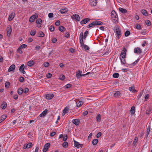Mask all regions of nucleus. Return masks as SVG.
I'll return each mask as SVG.
<instances>
[{
    "label": "nucleus",
    "instance_id": "40",
    "mask_svg": "<svg viewBox=\"0 0 152 152\" xmlns=\"http://www.w3.org/2000/svg\"><path fill=\"white\" fill-rule=\"evenodd\" d=\"M120 60L121 64H125L126 62L125 58H123L122 59L121 58Z\"/></svg>",
    "mask_w": 152,
    "mask_h": 152
},
{
    "label": "nucleus",
    "instance_id": "64",
    "mask_svg": "<svg viewBox=\"0 0 152 152\" xmlns=\"http://www.w3.org/2000/svg\"><path fill=\"white\" fill-rule=\"evenodd\" d=\"M60 24V21L59 20H57L55 23V24L57 26H58Z\"/></svg>",
    "mask_w": 152,
    "mask_h": 152
},
{
    "label": "nucleus",
    "instance_id": "22",
    "mask_svg": "<svg viewBox=\"0 0 152 152\" xmlns=\"http://www.w3.org/2000/svg\"><path fill=\"white\" fill-rule=\"evenodd\" d=\"M72 122L75 125H78L79 124L80 121L78 119H75L72 120Z\"/></svg>",
    "mask_w": 152,
    "mask_h": 152
},
{
    "label": "nucleus",
    "instance_id": "5",
    "mask_svg": "<svg viewBox=\"0 0 152 152\" xmlns=\"http://www.w3.org/2000/svg\"><path fill=\"white\" fill-rule=\"evenodd\" d=\"M38 17V15L37 14H34L32 15L29 19V22L32 23L33 22L35 19H37Z\"/></svg>",
    "mask_w": 152,
    "mask_h": 152
},
{
    "label": "nucleus",
    "instance_id": "1",
    "mask_svg": "<svg viewBox=\"0 0 152 152\" xmlns=\"http://www.w3.org/2000/svg\"><path fill=\"white\" fill-rule=\"evenodd\" d=\"M102 22L100 21L96 20L89 24L88 26V28L90 27H94L95 26L101 25H102Z\"/></svg>",
    "mask_w": 152,
    "mask_h": 152
},
{
    "label": "nucleus",
    "instance_id": "21",
    "mask_svg": "<svg viewBox=\"0 0 152 152\" xmlns=\"http://www.w3.org/2000/svg\"><path fill=\"white\" fill-rule=\"evenodd\" d=\"M77 107H80L83 104V102L81 101H79L78 102H76Z\"/></svg>",
    "mask_w": 152,
    "mask_h": 152
},
{
    "label": "nucleus",
    "instance_id": "50",
    "mask_svg": "<svg viewBox=\"0 0 152 152\" xmlns=\"http://www.w3.org/2000/svg\"><path fill=\"white\" fill-rule=\"evenodd\" d=\"M146 24L148 26H150L151 25V22L149 20H147L145 22Z\"/></svg>",
    "mask_w": 152,
    "mask_h": 152
},
{
    "label": "nucleus",
    "instance_id": "53",
    "mask_svg": "<svg viewBox=\"0 0 152 152\" xmlns=\"http://www.w3.org/2000/svg\"><path fill=\"white\" fill-rule=\"evenodd\" d=\"M130 34V31H127L125 32V35L126 37H127Z\"/></svg>",
    "mask_w": 152,
    "mask_h": 152
},
{
    "label": "nucleus",
    "instance_id": "24",
    "mask_svg": "<svg viewBox=\"0 0 152 152\" xmlns=\"http://www.w3.org/2000/svg\"><path fill=\"white\" fill-rule=\"evenodd\" d=\"M45 36V34L42 31H39L37 34V36L38 37H43Z\"/></svg>",
    "mask_w": 152,
    "mask_h": 152
},
{
    "label": "nucleus",
    "instance_id": "19",
    "mask_svg": "<svg viewBox=\"0 0 152 152\" xmlns=\"http://www.w3.org/2000/svg\"><path fill=\"white\" fill-rule=\"evenodd\" d=\"M74 141L75 147L78 148L82 146V145L79 144L78 142L75 141L74 140Z\"/></svg>",
    "mask_w": 152,
    "mask_h": 152
},
{
    "label": "nucleus",
    "instance_id": "60",
    "mask_svg": "<svg viewBox=\"0 0 152 152\" xmlns=\"http://www.w3.org/2000/svg\"><path fill=\"white\" fill-rule=\"evenodd\" d=\"M149 97V95L148 94H147L145 96V100L147 101Z\"/></svg>",
    "mask_w": 152,
    "mask_h": 152
},
{
    "label": "nucleus",
    "instance_id": "4",
    "mask_svg": "<svg viewBox=\"0 0 152 152\" xmlns=\"http://www.w3.org/2000/svg\"><path fill=\"white\" fill-rule=\"evenodd\" d=\"M126 49L124 48L121 54V56L122 58H125L126 57Z\"/></svg>",
    "mask_w": 152,
    "mask_h": 152
},
{
    "label": "nucleus",
    "instance_id": "54",
    "mask_svg": "<svg viewBox=\"0 0 152 152\" xmlns=\"http://www.w3.org/2000/svg\"><path fill=\"white\" fill-rule=\"evenodd\" d=\"M148 43L146 41H144L142 43V47H144Z\"/></svg>",
    "mask_w": 152,
    "mask_h": 152
},
{
    "label": "nucleus",
    "instance_id": "61",
    "mask_svg": "<svg viewBox=\"0 0 152 152\" xmlns=\"http://www.w3.org/2000/svg\"><path fill=\"white\" fill-rule=\"evenodd\" d=\"M46 77L48 78H50L51 76H52V74H50V73H48L47 75H46Z\"/></svg>",
    "mask_w": 152,
    "mask_h": 152
},
{
    "label": "nucleus",
    "instance_id": "30",
    "mask_svg": "<svg viewBox=\"0 0 152 152\" xmlns=\"http://www.w3.org/2000/svg\"><path fill=\"white\" fill-rule=\"evenodd\" d=\"M135 107L134 106H132L130 110V112L132 114H134L135 112Z\"/></svg>",
    "mask_w": 152,
    "mask_h": 152
},
{
    "label": "nucleus",
    "instance_id": "36",
    "mask_svg": "<svg viewBox=\"0 0 152 152\" xmlns=\"http://www.w3.org/2000/svg\"><path fill=\"white\" fill-rule=\"evenodd\" d=\"M68 145V142H64L62 144L63 147L64 148H66L67 147Z\"/></svg>",
    "mask_w": 152,
    "mask_h": 152
},
{
    "label": "nucleus",
    "instance_id": "51",
    "mask_svg": "<svg viewBox=\"0 0 152 152\" xmlns=\"http://www.w3.org/2000/svg\"><path fill=\"white\" fill-rule=\"evenodd\" d=\"M136 28L138 30H140L141 28V26L139 24H137L136 26Z\"/></svg>",
    "mask_w": 152,
    "mask_h": 152
},
{
    "label": "nucleus",
    "instance_id": "12",
    "mask_svg": "<svg viewBox=\"0 0 152 152\" xmlns=\"http://www.w3.org/2000/svg\"><path fill=\"white\" fill-rule=\"evenodd\" d=\"M111 17L114 20H115L117 18V15L115 11H113L111 12Z\"/></svg>",
    "mask_w": 152,
    "mask_h": 152
},
{
    "label": "nucleus",
    "instance_id": "26",
    "mask_svg": "<svg viewBox=\"0 0 152 152\" xmlns=\"http://www.w3.org/2000/svg\"><path fill=\"white\" fill-rule=\"evenodd\" d=\"M7 118L5 115H2L0 118V123L4 121Z\"/></svg>",
    "mask_w": 152,
    "mask_h": 152
},
{
    "label": "nucleus",
    "instance_id": "3",
    "mask_svg": "<svg viewBox=\"0 0 152 152\" xmlns=\"http://www.w3.org/2000/svg\"><path fill=\"white\" fill-rule=\"evenodd\" d=\"M71 18L77 21H80V16L77 14H74L71 16Z\"/></svg>",
    "mask_w": 152,
    "mask_h": 152
},
{
    "label": "nucleus",
    "instance_id": "28",
    "mask_svg": "<svg viewBox=\"0 0 152 152\" xmlns=\"http://www.w3.org/2000/svg\"><path fill=\"white\" fill-rule=\"evenodd\" d=\"M119 10L122 13H125L127 12L126 9L123 8L121 7H120L119 8Z\"/></svg>",
    "mask_w": 152,
    "mask_h": 152
},
{
    "label": "nucleus",
    "instance_id": "29",
    "mask_svg": "<svg viewBox=\"0 0 152 152\" xmlns=\"http://www.w3.org/2000/svg\"><path fill=\"white\" fill-rule=\"evenodd\" d=\"M141 13L142 14L145 16H147L148 15V13L146 10H142L141 11Z\"/></svg>",
    "mask_w": 152,
    "mask_h": 152
},
{
    "label": "nucleus",
    "instance_id": "7",
    "mask_svg": "<svg viewBox=\"0 0 152 152\" xmlns=\"http://www.w3.org/2000/svg\"><path fill=\"white\" fill-rule=\"evenodd\" d=\"M80 43L81 46L83 45L84 44L83 43V33L81 32L80 34Z\"/></svg>",
    "mask_w": 152,
    "mask_h": 152
},
{
    "label": "nucleus",
    "instance_id": "32",
    "mask_svg": "<svg viewBox=\"0 0 152 152\" xmlns=\"http://www.w3.org/2000/svg\"><path fill=\"white\" fill-rule=\"evenodd\" d=\"M98 142V140L97 139H95L93 140L92 142V143L93 145H96Z\"/></svg>",
    "mask_w": 152,
    "mask_h": 152
},
{
    "label": "nucleus",
    "instance_id": "27",
    "mask_svg": "<svg viewBox=\"0 0 152 152\" xmlns=\"http://www.w3.org/2000/svg\"><path fill=\"white\" fill-rule=\"evenodd\" d=\"M69 110V108L68 107H66L63 110V112L64 113L63 115H64Z\"/></svg>",
    "mask_w": 152,
    "mask_h": 152
},
{
    "label": "nucleus",
    "instance_id": "56",
    "mask_svg": "<svg viewBox=\"0 0 152 152\" xmlns=\"http://www.w3.org/2000/svg\"><path fill=\"white\" fill-rule=\"evenodd\" d=\"M41 47L39 45H37L35 47V50H38L40 49Z\"/></svg>",
    "mask_w": 152,
    "mask_h": 152
},
{
    "label": "nucleus",
    "instance_id": "20",
    "mask_svg": "<svg viewBox=\"0 0 152 152\" xmlns=\"http://www.w3.org/2000/svg\"><path fill=\"white\" fill-rule=\"evenodd\" d=\"M48 112V110L47 109H45L39 115V116L40 117H43L45 116L47 113Z\"/></svg>",
    "mask_w": 152,
    "mask_h": 152
},
{
    "label": "nucleus",
    "instance_id": "38",
    "mask_svg": "<svg viewBox=\"0 0 152 152\" xmlns=\"http://www.w3.org/2000/svg\"><path fill=\"white\" fill-rule=\"evenodd\" d=\"M119 74L117 73H115L113 75V77L115 78H117L118 77Z\"/></svg>",
    "mask_w": 152,
    "mask_h": 152
},
{
    "label": "nucleus",
    "instance_id": "9",
    "mask_svg": "<svg viewBox=\"0 0 152 152\" xmlns=\"http://www.w3.org/2000/svg\"><path fill=\"white\" fill-rule=\"evenodd\" d=\"M129 90L131 92L134 93H137V91L135 89V87L134 85H132L129 87Z\"/></svg>",
    "mask_w": 152,
    "mask_h": 152
},
{
    "label": "nucleus",
    "instance_id": "10",
    "mask_svg": "<svg viewBox=\"0 0 152 152\" xmlns=\"http://www.w3.org/2000/svg\"><path fill=\"white\" fill-rule=\"evenodd\" d=\"M89 4L91 6H95L97 4L96 0H90Z\"/></svg>",
    "mask_w": 152,
    "mask_h": 152
},
{
    "label": "nucleus",
    "instance_id": "2",
    "mask_svg": "<svg viewBox=\"0 0 152 152\" xmlns=\"http://www.w3.org/2000/svg\"><path fill=\"white\" fill-rule=\"evenodd\" d=\"M116 35L118 39H119L121 35V31L119 28H116L114 30Z\"/></svg>",
    "mask_w": 152,
    "mask_h": 152
},
{
    "label": "nucleus",
    "instance_id": "25",
    "mask_svg": "<svg viewBox=\"0 0 152 152\" xmlns=\"http://www.w3.org/2000/svg\"><path fill=\"white\" fill-rule=\"evenodd\" d=\"M7 106V103L5 102H4L2 103L1 107L3 109H4L6 108Z\"/></svg>",
    "mask_w": 152,
    "mask_h": 152
},
{
    "label": "nucleus",
    "instance_id": "63",
    "mask_svg": "<svg viewBox=\"0 0 152 152\" xmlns=\"http://www.w3.org/2000/svg\"><path fill=\"white\" fill-rule=\"evenodd\" d=\"M71 86H72L71 85L69 84H67V85H66L65 86V87L66 88H70L71 87Z\"/></svg>",
    "mask_w": 152,
    "mask_h": 152
},
{
    "label": "nucleus",
    "instance_id": "14",
    "mask_svg": "<svg viewBox=\"0 0 152 152\" xmlns=\"http://www.w3.org/2000/svg\"><path fill=\"white\" fill-rule=\"evenodd\" d=\"M45 96L46 99H51L54 97V95L53 94H46Z\"/></svg>",
    "mask_w": 152,
    "mask_h": 152
},
{
    "label": "nucleus",
    "instance_id": "37",
    "mask_svg": "<svg viewBox=\"0 0 152 152\" xmlns=\"http://www.w3.org/2000/svg\"><path fill=\"white\" fill-rule=\"evenodd\" d=\"M23 92V89L22 88H20L18 90V93L19 94H21Z\"/></svg>",
    "mask_w": 152,
    "mask_h": 152
},
{
    "label": "nucleus",
    "instance_id": "47",
    "mask_svg": "<svg viewBox=\"0 0 152 152\" xmlns=\"http://www.w3.org/2000/svg\"><path fill=\"white\" fill-rule=\"evenodd\" d=\"M27 45L23 44L21 45L19 47L22 49L23 48H26L27 47Z\"/></svg>",
    "mask_w": 152,
    "mask_h": 152
},
{
    "label": "nucleus",
    "instance_id": "13",
    "mask_svg": "<svg viewBox=\"0 0 152 152\" xmlns=\"http://www.w3.org/2000/svg\"><path fill=\"white\" fill-rule=\"evenodd\" d=\"M25 66L24 64H22L20 67L19 70L20 72H22L23 74H25L26 73L24 71Z\"/></svg>",
    "mask_w": 152,
    "mask_h": 152
},
{
    "label": "nucleus",
    "instance_id": "8",
    "mask_svg": "<svg viewBox=\"0 0 152 152\" xmlns=\"http://www.w3.org/2000/svg\"><path fill=\"white\" fill-rule=\"evenodd\" d=\"M141 49L139 47H137L134 49V52L136 54H140L142 53Z\"/></svg>",
    "mask_w": 152,
    "mask_h": 152
},
{
    "label": "nucleus",
    "instance_id": "35",
    "mask_svg": "<svg viewBox=\"0 0 152 152\" xmlns=\"http://www.w3.org/2000/svg\"><path fill=\"white\" fill-rule=\"evenodd\" d=\"M138 141V138L137 137H135L133 142L134 145H135Z\"/></svg>",
    "mask_w": 152,
    "mask_h": 152
},
{
    "label": "nucleus",
    "instance_id": "6",
    "mask_svg": "<svg viewBox=\"0 0 152 152\" xmlns=\"http://www.w3.org/2000/svg\"><path fill=\"white\" fill-rule=\"evenodd\" d=\"M50 145V144L49 143H48L45 144L42 150L43 152H46L48 149Z\"/></svg>",
    "mask_w": 152,
    "mask_h": 152
},
{
    "label": "nucleus",
    "instance_id": "57",
    "mask_svg": "<svg viewBox=\"0 0 152 152\" xmlns=\"http://www.w3.org/2000/svg\"><path fill=\"white\" fill-rule=\"evenodd\" d=\"M49 29L50 31H53L54 30V27L52 26H51L49 27Z\"/></svg>",
    "mask_w": 152,
    "mask_h": 152
},
{
    "label": "nucleus",
    "instance_id": "18",
    "mask_svg": "<svg viewBox=\"0 0 152 152\" xmlns=\"http://www.w3.org/2000/svg\"><path fill=\"white\" fill-rule=\"evenodd\" d=\"M84 76V74H83L82 72L80 70H78L76 72V76L77 77H79L80 76Z\"/></svg>",
    "mask_w": 152,
    "mask_h": 152
},
{
    "label": "nucleus",
    "instance_id": "52",
    "mask_svg": "<svg viewBox=\"0 0 152 152\" xmlns=\"http://www.w3.org/2000/svg\"><path fill=\"white\" fill-rule=\"evenodd\" d=\"M18 52L20 54H22L23 53V51L22 50V49H21L20 47H19L18 50Z\"/></svg>",
    "mask_w": 152,
    "mask_h": 152
},
{
    "label": "nucleus",
    "instance_id": "15",
    "mask_svg": "<svg viewBox=\"0 0 152 152\" xmlns=\"http://www.w3.org/2000/svg\"><path fill=\"white\" fill-rule=\"evenodd\" d=\"M15 68V64H13L11 65L8 69V72H10L14 71Z\"/></svg>",
    "mask_w": 152,
    "mask_h": 152
},
{
    "label": "nucleus",
    "instance_id": "11",
    "mask_svg": "<svg viewBox=\"0 0 152 152\" xmlns=\"http://www.w3.org/2000/svg\"><path fill=\"white\" fill-rule=\"evenodd\" d=\"M12 32V28L10 26L7 27V35L8 36H10V34Z\"/></svg>",
    "mask_w": 152,
    "mask_h": 152
},
{
    "label": "nucleus",
    "instance_id": "48",
    "mask_svg": "<svg viewBox=\"0 0 152 152\" xmlns=\"http://www.w3.org/2000/svg\"><path fill=\"white\" fill-rule=\"evenodd\" d=\"M101 119V115L100 114H98L96 116V120L98 121H100Z\"/></svg>",
    "mask_w": 152,
    "mask_h": 152
},
{
    "label": "nucleus",
    "instance_id": "62",
    "mask_svg": "<svg viewBox=\"0 0 152 152\" xmlns=\"http://www.w3.org/2000/svg\"><path fill=\"white\" fill-rule=\"evenodd\" d=\"M102 135V133L101 132H99L96 135V137L97 138H99Z\"/></svg>",
    "mask_w": 152,
    "mask_h": 152
},
{
    "label": "nucleus",
    "instance_id": "16",
    "mask_svg": "<svg viewBox=\"0 0 152 152\" xmlns=\"http://www.w3.org/2000/svg\"><path fill=\"white\" fill-rule=\"evenodd\" d=\"M90 20V19L88 18H86L82 20L80 22V23L82 25L85 24L88 22Z\"/></svg>",
    "mask_w": 152,
    "mask_h": 152
},
{
    "label": "nucleus",
    "instance_id": "34",
    "mask_svg": "<svg viewBox=\"0 0 152 152\" xmlns=\"http://www.w3.org/2000/svg\"><path fill=\"white\" fill-rule=\"evenodd\" d=\"M32 144L31 142H29L28 143L26 144V148H29L32 146Z\"/></svg>",
    "mask_w": 152,
    "mask_h": 152
},
{
    "label": "nucleus",
    "instance_id": "17",
    "mask_svg": "<svg viewBox=\"0 0 152 152\" xmlns=\"http://www.w3.org/2000/svg\"><path fill=\"white\" fill-rule=\"evenodd\" d=\"M15 14L13 13H11L9 16L8 18V20L9 21H11L14 18Z\"/></svg>",
    "mask_w": 152,
    "mask_h": 152
},
{
    "label": "nucleus",
    "instance_id": "43",
    "mask_svg": "<svg viewBox=\"0 0 152 152\" xmlns=\"http://www.w3.org/2000/svg\"><path fill=\"white\" fill-rule=\"evenodd\" d=\"M36 33V31L35 30H33L31 31L30 33V34L31 36H34Z\"/></svg>",
    "mask_w": 152,
    "mask_h": 152
},
{
    "label": "nucleus",
    "instance_id": "49",
    "mask_svg": "<svg viewBox=\"0 0 152 152\" xmlns=\"http://www.w3.org/2000/svg\"><path fill=\"white\" fill-rule=\"evenodd\" d=\"M42 22V20L40 19H38L36 21V23L37 24H41Z\"/></svg>",
    "mask_w": 152,
    "mask_h": 152
},
{
    "label": "nucleus",
    "instance_id": "23",
    "mask_svg": "<svg viewBox=\"0 0 152 152\" xmlns=\"http://www.w3.org/2000/svg\"><path fill=\"white\" fill-rule=\"evenodd\" d=\"M35 63V62L33 60H31L28 61V62L27 65L29 66H32Z\"/></svg>",
    "mask_w": 152,
    "mask_h": 152
},
{
    "label": "nucleus",
    "instance_id": "33",
    "mask_svg": "<svg viewBox=\"0 0 152 152\" xmlns=\"http://www.w3.org/2000/svg\"><path fill=\"white\" fill-rule=\"evenodd\" d=\"M81 47L82 48H83L84 49L86 50H88L89 49V48L88 46L84 44Z\"/></svg>",
    "mask_w": 152,
    "mask_h": 152
},
{
    "label": "nucleus",
    "instance_id": "59",
    "mask_svg": "<svg viewBox=\"0 0 152 152\" xmlns=\"http://www.w3.org/2000/svg\"><path fill=\"white\" fill-rule=\"evenodd\" d=\"M10 85V83L8 82H7L5 83V87H7V88L9 87Z\"/></svg>",
    "mask_w": 152,
    "mask_h": 152
},
{
    "label": "nucleus",
    "instance_id": "39",
    "mask_svg": "<svg viewBox=\"0 0 152 152\" xmlns=\"http://www.w3.org/2000/svg\"><path fill=\"white\" fill-rule=\"evenodd\" d=\"M147 32V30L146 29H144L141 32V33L142 35H145L146 34Z\"/></svg>",
    "mask_w": 152,
    "mask_h": 152
},
{
    "label": "nucleus",
    "instance_id": "42",
    "mask_svg": "<svg viewBox=\"0 0 152 152\" xmlns=\"http://www.w3.org/2000/svg\"><path fill=\"white\" fill-rule=\"evenodd\" d=\"M120 93L119 91H116L114 94V96H115L118 97L120 95Z\"/></svg>",
    "mask_w": 152,
    "mask_h": 152
},
{
    "label": "nucleus",
    "instance_id": "31",
    "mask_svg": "<svg viewBox=\"0 0 152 152\" xmlns=\"http://www.w3.org/2000/svg\"><path fill=\"white\" fill-rule=\"evenodd\" d=\"M60 12L61 14L64 13L68 11V9H64L60 10Z\"/></svg>",
    "mask_w": 152,
    "mask_h": 152
},
{
    "label": "nucleus",
    "instance_id": "46",
    "mask_svg": "<svg viewBox=\"0 0 152 152\" xmlns=\"http://www.w3.org/2000/svg\"><path fill=\"white\" fill-rule=\"evenodd\" d=\"M65 78V77L64 75H61L59 76V79L61 80H63Z\"/></svg>",
    "mask_w": 152,
    "mask_h": 152
},
{
    "label": "nucleus",
    "instance_id": "44",
    "mask_svg": "<svg viewBox=\"0 0 152 152\" xmlns=\"http://www.w3.org/2000/svg\"><path fill=\"white\" fill-rule=\"evenodd\" d=\"M140 59L138 58L137 60H136L132 64V65H133V66H134L137 64L138 62L139 61Z\"/></svg>",
    "mask_w": 152,
    "mask_h": 152
},
{
    "label": "nucleus",
    "instance_id": "58",
    "mask_svg": "<svg viewBox=\"0 0 152 152\" xmlns=\"http://www.w3.org/2000/svg\"><path fill=\"white\" fill-rule=\"evenodd\" d=\"M49 65V64L48 62H45L43 64L44 66L45 67H48Z\"/></svg>",
    "mask_w": 152,
    "mask_h": 152
},
{
    "label": "nucleus",
    "instance_id": "41",
    "mask_svg": "<svg viewBox=\"0 0 152 152\" xmlns=\"http://www.w3.org/2000/svg\"><path fill=\"white\" fill-rule=\"evenodd\" d=\"M88 31H86L84 32V35H83V38H84V39H85L86 38L87 35L88 34Z\"/></svg>",
    "mask_w": 152,
    "mask_h": 152
},
{
    "label": "nucleus",
    "instance_id": "55",
    "mask_svg": "<svg viewBox=\"0 0 152 152\" xmlns=\"http://www.w3.org/2000/svg\"><path fill=\"white\" fill-rule=\"evenodd\" d=\"M28 91V89L27 88H25L23 90V92L25 94H26Z\"/></svg>",
    "mask_w": 152,
    "mask_h": 152
},
{
    "label": "nucleus",
    "instance_id": "45",
    "mask_svg": "<svg viewBox=\"0 0 152 152\" xmlns=\"http://www.w3.org/2000/svg\"><path fill=\"white\" fill-rule=\"evenodd\" d=\"M65 29V28L64 27L61 26H60L59 28V30L61 31H63L64 30V29Z\"/></svg>",
    "mask_w": 152,
    "mask_h": 152
}]
</instances>
